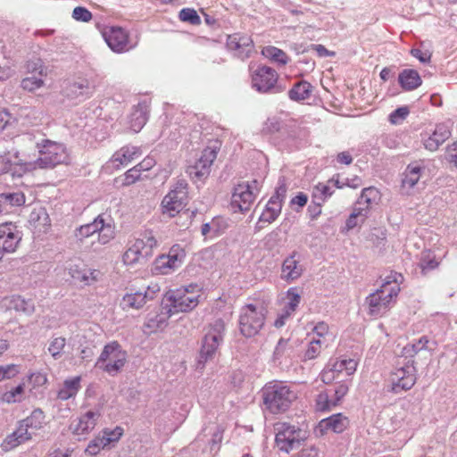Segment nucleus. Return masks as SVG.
<instances>
[{
	"label": "nucleus",
	"instance_id": "obj_1",
	"mask_svg": "<svg viewBox=\"0 0 457 457\" xmlns=\"http://www.w3.org/2000/svg\"><path fill=\"white\" fill-rule=\"evenodd\" d=\"M402 280L403 276L400 273L391 272L381 287L366 297L365 303L370 315L378 317L388 311L400 292Z\"/></svg>",
	"mask_w": 457,
	"mask_h": 457
},
{
	"label": "nucleus",
	"instance_id": "obj_2",
	"mask_svg": "<svg viewBox=\"0 0 457 457\" xmlns=\"http://www.w3.org/2000/svg\"><path fill=\"white\" fill-rule=\"evenodd\" d=\"M201 295L202 287L197 284L170 289L164 294L162 309L174 315L191 312L199 304Z\"/></svg>",
	"mask_w": 457,
	"mask_h": 457
},
{
	"label": "nucleus",
	"instance_id": "obj_3",
	"mask_svg": "<svg viewBox=\"0 0 457 457\" xmlns=\"http://www.w3.org/2000/svg\"><path fill=\"white\" fill-rule=\"evenodd\" d=\"M263 403L271 413L286 411L296 399V393L282 381H272L262 390Z\"/></svg>",
	"mask_w": 457,
	"mask_h": 457
},
{
	"label": "nucleus",
	"instance_id": "obj_4",
	"mask_svg": "<svg viewBox=\"0 0 457 457\" xmlns=\"http://www.w3.org/2000/svg\"><path fill=\"white\" fill-rule=\"evenodd\" d=\"M417 381V368L414 360H409L401 363L399 360L397 366L390 373L386 385V391L398 395L408 391Z\"/></svg>",
	"mask_w": 457,
	"mask_h": 457
},
{
	"label": "nucleus",
	"instance_id": "obj_5",
	"mask_svg": "<svg viewBox=\"0 0 457 457\" xmlns=\"http://www.w3.org/2000/svg\"><path fill=\"white\" fill-rule=\"evenodd\" d=\"M225 333V323L218 319L210 324L209 329L205 334L197 361L196 369L203 370L204 364L212 360L217 353V350L223 341Z\"/></svg>",
	"mask_w": 457,
	"mask_h": 457
},
{
	"label": "nucleus",
	"instance_id": "obj_6",
	"mask_svg": "<svg viewBox=\"0 0 457 457\" xmlns=\"http://www.w3.org/2000/svg\"><path fill=\"white\" fill-rule=\"evenodd\" d=\"M274 429L277 447L279 451L287 453L298 448L307 438L305 430L288 422H278L275 425Z\"/></svg>",
	"mask_w": 457,
	"mask_h": 457
},
{
	"label": "nucleus",
	"instance_id": "obj_7",
	"mask_svg": "<svg viewBox=\"0 0 457 457\" xmlns=\"http://www.w3.org/2000/svg\"><path fill=\"white\" fill-rule=\"evenodd\" d=\"M267 311L259 304L249 303L241 308L239 315V329L245 337L257 335L264 325Z\"/></svg>",
	"mask_w": 457,
	"mask_h": 457
},
{
	"label": "nucleus",
	"instance_id": "obj_8",
	"mask_svg": "<svg viewBox=\"0 0 457 457\" xmlns=\"http://www.w3.org/2000/svg\"><path fill=\"white\" fill-rule=\"evenodd\" d=\"M39 157L36 165L41 169H51L56 165L70 162L69 153L64 145L51 140H43L37 144Z\"/></svg>",
	"mask_w": 457,
	"mask_h": 457
},
{
	"label": "nucleus",
	"instance_id": "obj_9",
	"mask_svg": "<svg viewBox=\"0 0 457 457\" xmlns=\"http://www.w3.org/2000/svg\"><path fill=\"white\" fill-rule=\"evenodd\" d=\"M126 361V351L117 341H112L104 345L96 366L114 376L124 367Z\"/></svg>",
	"mask_w": 457,
	"mask_h": 457
},
{
	"label": "nucleus",
	"instance_id": "obj_10",
	"mask_svg": "<svg viewBox=\"0 0 457 457\" xmlns=\"http://www.w3.org/2000/svg\"><path fill=\"white\" fill-rule=\"evenodd\" d=\"M157 246V240L153 233L146 231L128 248L122 256L124 264L133 265L146 261L153 255V249Z\"/></svg>",
	"mask_w": 457,
	"mask_h": 457
},
{
	"label": "nucleus",
	"instance_id": "obj_11",
	"mask_svg": "<svg viewBox=\"0 0 457 457\" xmlns=\"http://www.w3.org/2000/svg\"><path fill=\"white\" fill-rule=\"evenodd\" d=\"M187 183L186 180H178L162 201V213L169 217H175L187 205Z\"/></svg>",
	"mask_w": 457,
	"mask_h": 457
},
{
	"label": "nucleus",
	"instance_id": "obj_12",
	"mask_svg": "<svg viewBox=\"0 0 457 457\" xmlns=\"http://www.w3.org/2000/svg\"><path fill=\"white\" fill-rule=\"evenodd\" d=\"M260 191V183L253 179L242 182L234 187L231 196V207L235 212H245L250 209Z\"/></svg>",
	"mask_w": 457,
	"mask_h": 457
},
{
	"label": "nucleus",
	"instance_id": "obj_13",
	"mask_svg": "<svg viewBox=\"0 0 457 457\" xmlns=\"http://www.w3.org/2000/svg\"><path fill=\"white\" fill-rule=\"evenodd\" d=\"M103 37L110 49L116 54L127 53L137 46V42H132L129 32L121 27L106 28Z\"/></svg>",
	"mask_w": 457,
	"mask_h": 457
},
{
	"label": "nucleus",
	"instance_id": "obj_14",
	"mask_svg": "<svg viewBox=\"0 0 457 457\" xmlns=\"http://www.w3.org/2000/svg\"><path fill=\"white\" fill-rule=\"evenodd\" d=\"M357 365L358 362L355 359L345 356L330 359L320 375L321 380L328 384L337 378L340 374L351 376L355 372Z\"/></svg>",
	"mask_w": 457,
	"mask_h": 457
},
{
	"label": "nucleus",
	"instance_id": "obj_15",
	"mask_svg": "<svg viewBox=\"0 0 457 457\" xmlns=\"http://www.w3.org/2000/svg\"><path fill=\"white\" fill-rule=\"evenodd\" d=\"M217 147L207 146L204 148L199 158L193 164L187 167V173L195 180L205 179L211 173V167L217 158Z\"/></svg>",
	"mask_w": 457,
	"mask_h": 457
},
{
	"label": "nucleus",
	"instance_id": "obj_16",
	"mask_svg": "<svg viewBox=\"0 0 457 457\" xmlns=\"http://www.w3.org/2000/svg\"><path fill=\"white\" fill-rule=\"evenodd\" d=\"M186 257L185 250L179 245H173L167 255L159 256L154 262V270L168 275L179 269Z\"/></svg>",
	"mask_w": 457,
	"mask_h": 457
},
{
	"label": "nucleus",
	"instance_id": "obj_17",
	"mask_svg": "<svg viewBox=\"0 0 457 457\" xmlns=\"http://www.w3.org/2000/svg\"><path fill=\"white\" fill-rule=\"evenodd\" d=\"M101 416L100 406L88 410L71 422L70 430L75 436H86L95 429Z\"/></svg>",
	"mask_w": 457,
	"mask_h": 457
},
{
	"label": "nucleus",
	"instance_id": "obj_18",
	"mask_svg": "<svg viewBox=\"0 0 457 457\" xmlns=\"http://www.w3.org/2000/svg\"><path fill=\"white\" fill-rule=\"evenodd\" d=\"M278 75L268 66L258 67L252 74V87L260 93H270L275 87Z\"/></svg>",
	"mask_w": 457,
	"mask_h": 457
},
{
	"label": "nucleus",
	"instance_id": "obj_19",
	"mask_svg": "<svg viewBox=\"0 0 457 457\" xmlns=\"http://www.w3.org/2000/svg\"><path fill=\"white\" fill-rule=\"evenodd\" d=\"M301 261V253L296 251L286 257L281 266V279L288 283L297 280L304 271V266Z\"/></svg>",
	"mask_w": 457,
	"mask_h": 457
},
{
	"label": "nucleus",
	"instance_id": "obj_20",
	"mask_svg": "<svg viewBox=\"0 0 457 457\" xmlns=\"http://www.w3.org/2000/svg\"><path fill=\"white\" fill-rule=\"evenodd\" d=\"M29 166V163L20 158L19 152L13 149L0 154V176L12 172V176L20 177Z\"/></svg>",
	"mask_w": 457,
	"mask_h": 457
},
{
	"label": "nucleus",
	"instance_id": "obj_21",
	"mask_svg": "<svg viewBox=\"0 0 457 457\" xmlns=\"http://www.w3.org/2000/svg\"><path fill=\"white\" fill-rule=\"evenodd\" d=\"M22 238V232L13 222L0 223V239H4L3 250L5 253H14Z\"/></svg>",
	"mask_w": 457,
	"mask_h": 457
},
{
	"label": "nucleus",
	"instance_id": "obj_22",
	"mask_svg": "<svg viewBox=\"0 0 457 457\" xmlns=\"http://www.w3.org/2000/svg\"><path fill=\"white\" fill-rule=\"evenodd\" d=\"M227 47L237 57L245 59L249 57L253 50V42L246 34L235 33L227 38Z\"/></svg>",
	"mask_w": 457,
	"mask_h": 457
},
{
	"label": "nucleus",
	"instance_id": "obj_23",
	"mask_svg": "<svg viewBox=\"0 0 457 457\" xmlns=\"http://www.w3.org/2000/svg\"><path fill=\"white\" fill-rule=\"evenodd\" d=\"M34 433L25 427V423L21 420L19 422L17 428L4 440L2 446L5 451L11 450L21 444H23L33 437Z\"/></svg>",
	"mask_w": 457,
	"mask_h": 457
},
{
	"label": "nucleus",
	"instance_id": "obj_24",
	"mask_svg": "<svg viewBox=\"0 0 457 457\" xmlns=\"http://www.w3.org/2000/svg\"><path fill=\"white\" fill-rule=\"evenodd\" d=\"M349 426V420L342 413L333 414L319 422L318 428L321 433H342Z\"/></svg>",
	"mask_w": 457,
	"mask_h": 457
},
{
	"label": "nucleus",
	"instance_id": "obj_25",
	"mask_svg": "<svg viewBox=\"0 0 457 457\" xmlns=\"http://www.w3.org/2000/svg\"><path fill=\"white\" fill-rule=\"evenodd\" d=\"M141 154L140 147L129 145L116 151L110 162L115 168L119 169L120 166L128 165L133 160L141 156Z\"/></svg>",
	"mask_w": 457,
	"mask_h": 457
},
{
	"label": "nucleus",
	"instance_id": "obj_26",
	"mask_svg": "<svg viewBox=\"0 0 457 457\" xmlns=\"http://www.w3.org/2000/svg\"><path fill=\"white\" fill-rule=\"evenodd\" d=\"M450 136L451 131L447 124H437L433 133L424 140V145L429 151H436Z\"/></svg>",
	"mask_w": 457,
	"mask_h": 457
},
{
	"label": "nucleus",
	"instance_id": "obj_27",
	"mask_svg": "<svg viewBox=\"0 0 457 457\" xmlns=\"http://www.w3.org/2000/svg\"><path fill=\"white\" fill-rule=\"evenodd\" d=\"M148 120V107L145 104H138L129 117V129L139 132Z\"/></svg>",
	"mask_w": 457,
	"mask_h": 457
},
{
	"label": "nucleus",
	"instance_id": "obj_28",
	"mask_svg": "<svg viewBox=\"0 0 457 457\" xmlns=\"http://www.w3.org/2000/svg\"><path fill=\"white\" fill-rule=\"evenodd\" d=\"M398 82L404 91H412L422 84V79L417 71L405 69L399 73Z\"/></svg>",
	"mask_w": 457,
	"mask_h": 457
},
{
	"label": "nucleus",
	"instance_id": "obj_29",
	"mask_svg": "<svg viewBox=\"0 0 457 457\" xmlns=\"http://www.w3.org/2000/svg\"><path fill=\"white\" fill-rule=\"evenodd\" d=\"M81 377L76 376L63 381L62 387L57 391V398L67 401L74 398L81 388Z\"/></svg>",
	"mask_w": 457,
	"mask_h": 457
},
{
	"label": "nucleus",
	"instance_id": "obj_30",
	"mask_svg": "<svg viewBox=\"0 0 457 457\" xmlns=\"http://www.w3.org/2000/svg\"><path fill=\"white\" fill-rule=\"evenodd\" d=\"M334 189L331 185L327 183H318L312 192V203L316 205L318 211L316 215L321 212V205L333 195Z\"/></svg>",
	"mask_w": 457,
	"mask_h": 457
},
{
	"label": "nucleus",
	"instance_id": "obj_31",
	"mask_svg": "<svg viewBox=\"0 0 457 457\" xmlns=\"http://www.w3.org/2000/svg\"><path fill=\"white\" fill-rule=\"evenodd\" d=\"M313 87L306 80H300L295 83L288 91V97L295 102H301L309 99L312 96Z\"/></svg>",
	"mask_w": 457,
	"mask_h": 457
},
{
	"label": "nucleus",
	"instance_id": "obj_32",
	"mask_svg": "<svg viewBox=\"0 0 457 457\" xmlns=\"http://www.w3.org/2000/svg\"><path fill=\"white\" fill-rule=\"evenodd\" d=\"M145 303V296H143L142 292L138 291L126 294L120 300V306L123 311L138 310Z\"/></svg>",
	"mask_w": 457,
	"mask_h": 457
},
{
	"label": "nucleus",
	"instance_id": "obj_33",
	"mask_svg": "<svg viewBox=\"0 0 457 457\" xmlns=\"http://www.w3.org/2000/svg\"><path fill=\"white\" fill-rule=\"evenodd\" d=\"M380 200V193L379 191L373 187H366L361 191V194L356 203V206H362L363 208H367V213L369 212L370 208L373 204H377Z\"/></svg>",
	"mask_w": 457,
	"mask_h": 457
},
{
	"label": "nucleus",
	"instance_id": "obj_34",
	"mask_svg": "<svg viewBox=\"0 0 457 457\" xmlns=\"http://www.w3.org/2000/svg\"><path fill=\"white\" fill-rule=\"evenodd\" d=\"M103 228V217L102 215L97 216L93 222L80 226L75 231V237L82 241L88 237L97 233L98 230Z\"/></svg>",
	"mask_w": 457,
	"mask_h": 457
},
{
	"label": "nucleus",
	"instance_id": "obj_35",
	"mask_svg": "<svg viewBox=\"0 0 457 457\" xmlns=\"http://www.w3.org/2000/svg\"><path fill=\"white\" fill-rule=\"evenodd\" d=\"M422 168L417 163H411L404 171L402 185L404 188H412L420 180Z\"/></svg>",
	"mask_w": 457,
	"mask_h": 457
},
{
	"label": "nucleus",
	"instance_id": "obj_36",
	"mask_svg": "<svg viewBox=\"0 0 457 457\" xmlns=\"http://www.w3.org/2000/svg\"><path fill=\"white\" fill-rule=\"evenodd\" d=\"M281 209L282 206L280 202H274L273 200H269L259 218V223H272L279 216Z\"/></svg>",
	"mask_w": 457,
	"mask_h": 457
},
{
	"label": "nucleus",
	"instance_id": "obj_37",
	"mask_svg": "<svg viewBox=\"0 0 457 457\" xmlns=\"http://www.w3.org/2000/svg\"><path fill=\"white\" fill-rule=\"evenodd\" d=\"M8 307L17 312H22L28 315H30L35 311L34 303L31 300H25L20 295H12L8 299Z\"/></svg>",
	"mask_w": 457,
	"mask_h": 457
},
{
	"label": "nucleus",
	"instance_id": "obj_38",
	"mask_svg": "<svg viewBox=\"0 0 457 457\" xmlns=\"http://www.w3.org/2000/svg\"><path fill=\"white\" fill-rule=\"evenodd\" d=\"M46 416L40 409L34 410L31 414L26 419L22 420L25 423V427H28L34 435H37V431L40 430L45 425Z\"/></svg>",
	"mask_w": 457,
	"mask_h": 457
},
{
	"label": "nucleus",
	"instance_id": "obj_39",
	"mask_svg": "<svg viewBox=\"0 0 457 457\" xmlns=\"http://www.w3.org/2000/svg\"><path fill=\"white\" fill-rule=\"evenodd\" d=\"M262 54L266 58H269L271 61L278 62V64L281 65H286L289 62V57L287 56V54L283 50L276 46H265L262 50Z\"/></svg>",
	"mask_w": 457,
	"mask_h": 457
},
{
	"label": "nucleus",
	"instance_id": "obj_40",
	"mask_svg": "<svg viewBox=\"0 0 457 457\" xmlns=\"http://www.w3.org/2000/svg\"><path fill=\"white\" fill-rule=\"evenodd\" d=\"M90 94L89 82L87 79H80L71 83L67 88V95L72 98L87 96Z\"/></svg>",
	"mask_w": 457,
	"mask_h": 457
},
{
	"label": "nucleus",
	"instance_id": "obj_41",
	"mask_svg": "<svg viewBox=\"0 0 457 457\" xmlns=\"http://www.w3.org/2000/svg\"><path fill=\"white\" fill-rule=\"evenodd\" d=\"M174 314H170L167 310H163L161 313L154 315L147 320L146 327L152 331L163 329L167 324L168 320Z\"/></svg>",
	"mask_w": 457,
	"mask_h": 457
},
{
	"label": "nucleus",
	"instance_id": "obj_42",
	"mask_svg": "<svg viewBox=\"0 0 457 457\" xmlns=\"http://www.w3.org/2000/svg\"><path fill=\"white\" fill-rule=\"evenodd\" d=\"M0 201H3L4 208H7L8 212L9 208L24 204L25 195L20 191L2 193L0 194Z\"/></svg>",
	"mask_w": 457,
	"mask_h": 457
},
{
	"label": "nucleus",
	"instance_id": "obj_43",
	"mask_svg": "<svg viewBox=\"0 0 457 457\" xmlns=\"http://www.w3.org/2000/svg\"><path fill=\"white\" fill-rule=\"evenodd\" d=\"M367 208L362 206H354L352 213L348 217L345 222V228L347 230L353 229L359 224L362 223L367 217Z\"/></svg>",
	"mask_w": 457,
	"mask_h": 457
},
{
	"label": "nucleus",
	"instance_id": "obj_44",
	"mask_svg": "<svg viewBox=\"0 0 457 457\" xmlns=\"http://www.w3.org/2000/svg\"><path fill=\"white\" fill-rule=\"evenodd\" d=\"M327 340H321L312 337L304 353V361L315 359L323 347H328Z\"/></svg>",
	"mask_w": 457,
	"mask_h": 457
},
{
	"label": "nucleus",
	"instance_id": "obj_45",
	"mask_svg": "<svg viewBox=\"0 0 457 457\" xmlns=\"http://www.w3.org/2000/svg\"><path fill=\"white\" fill-rule=\"evenodd\" d=\"M29 222L37 227H47L50 225V219L45 208H35L29 214Z\"/></svg>",
	"mask_w": 457,
	"mask_h": 457
},
{
	"label": "nucleus",
	"instance_id": "obj_46",
	"mask_svg": "<svg viewBox=\"0 0 457 457\" xmlns=\"http://www.w3.org/2000/svg\"><path fill=\"white\" fill-rule=\"evenodd\" d=\"M285 124L281 117L271 116L269 117L262 126V133L272 135L283 129Z\"/></svg>",
	"mask_w": 457,
	"mask_h": 457
},
{
	"label": "nucleus",
	"instance_id": "obj_47",
	"mask_svg": "<svg viewBox=\"0 0 457 457\" xmlns=\"http://www.w3.org/2000/svg\"><path fill=\"white\" fill-rule=\"evenodd\" d=\"M420 267L423 273L436 269L439 265V262L436 260V255L431 251H424L421 253Z\"/></svg>",
	"mask_w": 457,
	"mask_h": 457
},
{
	"label": "nucleus",
	"instance_id": "obj_48",
	"mask_svg": "<svg viewBox=\"0 0 457 457\" xmlns=\"http://www.w3.org/2000/svg\"><path fill=\"white\" fill-rule=\"evenodd\" d=\"M27 72L31 75H37L39 77L47 76V68L40 58H34L26 63Z\"/></svg>",
	"mask_w": 457,
	"mask_h": 457
},
{
	"label": "nucleus",
	"instance_id": "obj_49",
	"mask_svg": "<svg viewBox=\"0 0 457 457\" xmlns=\"http://www.w3.org/2000/svg\"><path fill=\"white\" fill-rule=\"evenodd\" d=\"M107 446H109L108 439H104V437L99 434L88 443L85 453L88 455L95 456Z\"/></svg>",
	"mask_w": 457,
	"mask_h": 457
},
{
	"label": "nucleus",
	"instance_id": "obj_50",
	"mask_svg": "<svg viewBox=\"0 0 457 457\" xmlns=\"http://www.w3.org/2000/svg\"><path fill=\"white\" fill-rule=\"evenodd\" d=\"M45 82L43 80V77H39L37 75H31L29 77L24 78L21 81V87L29 92H33L37 89L41 88L44 86Z\"/></svg>",
	"mask_w": 457,
	"mask_h": 457
},
{
	"label": "nucleus",
	"instance_id": "obj_51",
	"mask_svg": "<svg viewBox=\"0 0 457 457\" xmlns=\"http://www.w3.org/2000/svg\"><path fill=\"white\" fill-rule=\"evenodd\" d=\"M66 345V339L62 337H54L48 346V352L54 360L62 356V351Z\"/></svg>",
	"mask_w": 457,
	"mask_h": 457
},
{
	"label": "nucleus",
	"instance_id": "obj_52",
	"mask_svg": "<svg viewBox=\"0 0 457 457\" xmlns=\"http://www.w3.org/2000/svg\"><path fill=\"white\" fill-rule=\"evenodd\" d=\"M24 383L19 384L17 386L6 391L2 395V400L8 403L20 402L24 393Z\"/></svg>",
	"mask_w": 457,
	"mask_h": 457
},
{
	"label": "nucleus",
	"instance_id": "obj_53",
	"mask_svg": "<svg viewBox=\"0 0 457 457\" xmlns=\"http://www.w3.org/2000/svg\"><path fill=\"white\" fill-rule=\"evenodd\" d=\"M316 405L320 411L330 410L332 407L337 406L336 403H333L331 390L320 393L316 399Z\"/></svg>",
	"mask_w": 457,
	"mask_h": 457
},
{
	"label": "nucleus",
	"instance_id": "obj_54",
	"mask_svg": "<svg viewBox=\"0 0 457 457\" xmlns=\"http://www.w3.org/2000/svg\"><path fill=\"white\" fill-rule=\"evenodd\" d=\"M287 302L285 304V308L287 309V313H294L300 303L301 296L297 292V289L295 287H291L287 292Z\"/></svg>",
	"mask_w": 457,
	"mask_h": 457
},
{
	"label": "nucleus",
	"instance_id": "obj_55",
	"mask_svg": "<svg viewBox=\"0 0 457 457\" xmlns=\"http://www.w3.org/2000/svg\"><path fill=\"white\" fill-rule=\"evenodd\" d=\"M98 241L102 245H105L110 242L115 236L114 228L111 223H105L103 219V228L98 230Z\"/></svg>",
	"mask_w": 457,
	"mask_h": 457
},
{
	"label": "nucleus",
	"instance_id": "obj_56",
	"mask_svg": "<svg viewBox=\"0 0 457 457\" xmlns=\"http://www.w3.org/2000/svg\"><path fill=\"white\" fill-rule=\"evenodd\" d=\"M180 21L188 22L192 25H199L201 23V18L197 14L196 11L192 8H183L179 14Z\"/></svg>",
	"mask_w": 457,
	"mask_h": 457
},
{
	"label": "nucleus",
	"instance_id": "obj_57",
	"mask_svg": "<svg viewBox=\"0 0 457 457\" xmlns=\"http://www.w3.org/2000/svg\"><path fill=\"white\" fill-rule=\"evenodd\" d=\"M312 334L313 337L316 338H320L321 340H327V344H329V341L331 339V336L328 331V325L324 322L320 321L318 322L312 328Z\"/></svg>",
	"mask_w": 457,
	"mask_h": 457
},
{
	"label": "nucleus",
	"instance_id": "obj_58",
	"mask_svg": "<svg viewBox=\"0 0 457 457\" xmlns=\"http://www.w3.org/2000/svg\"><path fill=\"white\" fill-rule=\"evenodd\" d=\"M20 373V367L16 364L0 366V381L11 379Z\"/></svg>",
	"mask_w": 457,
	"mask_h": 457
},
{
	"label": "nucleus",
	"instance_id": "obj_59",
	"mask_svg": "<svg viewBox=\"0 0 457 457\" xmlns=\"http://www.w3.org/2000/svg\"><path fill=\"white\" fill-rule=\"evenodd\" d=\"M122 435H123V428L120 427H116L113 429L105 428L101 433V436L103 437H104V439H108L109 445L112 443L118 442Z\"/></svg>",
	"mask_w": 457,
	"mask_h": 457
},
{
	"label": "nucleus",
	"instance_id": "obj_60",
	"mask_svg": "<svg viewBox=\"0 0 457 457\" xmlns=\"http://www.w3.org/2000/svg\"><path fill=\"white\" fill-rule=\"evenodd\" d=\"M71 16L75 21L81 22H88L93 17L91 12L83 6L75 7Z\"/></svg>",
	"mask_w": 457,
	"mask_h": 457
},
{
	"label": "nucleus",
	"instance_id": "obj_61",
	"mask_svg": "<svg viewBox=\"0 0 457 457\" xmlns=\"http://www.w3.org/2000/svg\"><path fill=\"white\" fill-rule=\"evenodd\" d=\"M287 191V187L285 183V179L283 178L279 179L275 194L270 198V200H273L274 202H280V204H282L283 201L286 198Z\"/></svg>",
	"mask_w": 457,
	"mask_h": 457
},
{
	"label": "nucleus",
	"instance_id": "obj_62",
	"mask_svg": "<svg viewBox=\"0 0 457 457\" xmlns=\"http://www.w3.org/2000/svg\"><path fill=\"white\" fill-rule=\"evenodd\" d=\"M218 221H219L218 220H212V222H207V223L203 224L202 228H201L202 234L204 237H211L218 236L220 233Z\"/></svg>",
	"mask_w": 457,
	"mask_h": 457
},
{
	"label": "nucleus",
	"instance_id": "obj_63",
	"mask_svg": "<svg viewBox=\"0 0 457 457\" xmlns=\"http://www.w3.org/2000/svg\"><path fill=\"white\" fill-rule=\"evenodd\" d=\"M138 168L139 167L136 165L125 172L123 185H131L140 179L142 170Z\"/></svg>",
	"mask_w": 457,
	"mask_h": 457
},
{
	"label": "nucleus",
	"instance_id": "obj_64",
	"mask_svg": "<svg viewBox=\"0 0 457 457\" xmlns=\"http://www.w3.org/2000/svg\"><path fill=\"white\" fill-rule=\"evenodd\" d=\"M409 114L408 107H399L389 115V121L392 124H397L403 120Z\"/></svg>",
	"mask_w": 457,
	"mask_h": 457
}]
</instances>
